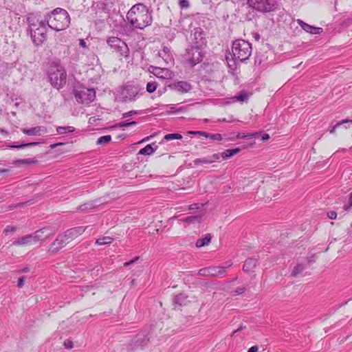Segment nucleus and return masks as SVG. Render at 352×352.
<instances>
[{
	"instance_id": "obj_7",
	"label": "nucleus",
	"mask_w": 352,
	"mask_h": 352,
	"mask_svg": "<svg viewBox=\"0 0 352 352\" xmlns=\"http://www.w3.org/2000/svg\"><path fill=\"white\" fill-rule=\"evenodd\" d=\"M107 44L120 57L129 58L130 50L127 44L121 38L117 36H109L106 39Z\"/></svg>"
},
{
	"instance_id": "obj_54",
	"label": "nucleus",
	"mask_w": 352,
	"mask_h": 352,
	"mask_svg": "<svg viewBox=\"0 0 352 352\" xmlns=\"http://www.w3.org/2000/svg\"><path fill=\"white\" fill-rule=\"evenodd\" d=\"M79 45L82 47H84V48L87 47L86 43L83 39L80 40Z\"/></svg>"
},
{
	"instance_id": "obj_39",
	"label": "nucleus",
	"mask_w": 352,
	"mask_h": 352,
	"mask_svg": "<svg viewBox=\"0 0 352 352\" xmlns=\"http://www.w3.org/2000/svg\"><path fill=\"white\" fill-rule=\"evenodd\" d=\"M234 98L238 101L244 102L248 99V95L245 92L241 91L238 96L234 97Z\"/></svg>"
},
{
	"instance_id": "obj_53",
	"label": "nucleus",
	"mask_w": 352,
	"mask_h": 352,
	"mask_svg": "<svg viewBox=\"0 0 352 352\" xmlns=\"http://www.w3.org/2000/svg\"><path fill=\"white\" fill-rule=\"evenodd\" d=\"M21 205H23V204H16V205H10L8 206V210H12L14 208H17L18 206H20Z\"/></svg>"
},
{
	"instance_id": "obj_58",
	"label": "nucleus",
	"mask_w": 352,
	"mask_h": 352,
	"mask_svg": "<svg viewBox=\"0 0 352 352\" xmlns=\"http://www.w3.org/2000/svg\"><path fill=\"white\" fill-rule=\"evenodd\" d=\"M30 271V269L28 267H24L19 270L20 273H27Z\"/></svg>"
},
{
	"instance_id": "obj_8",
	"label": "nucleus",
	"mask_w": 352,
	"mask_h": 352,
	"mask_svg": "<svg viewBox=\"0 0 352 352\" xmlns=\"http://www.w3.org/2000/svg\"><path fill=\"white\" fill-rule=\"evenodd\" d=\"M74 96L78 102L89 104L95 99L96 92L93 89L80 87L74 89Z\"/></svg>"
},
{
	"instance_id": "obj_25",
	"label": "nucleus",
	"mask_w": 352,
	"mask_h": 352,
	"mask_svg": "<svg viewBox=\"0 0 352 352\" xmlns=\"http://www.w3.org/2000/svg\"><path fill=\"white\" fill-rule=\"evenodd\" d=\"M240 151H241V149L239 148H233V149H227L219 154H220V157L223 160H227L228 158L232 157V156L237 154L238 153H239Z\"/></svg>"
},
{
	"instance_id": "obj_44",
	"label": "nucleus",
	"mask_w": 352,
	"mask_h": 352,
	"mask_svg": "<svg viewBox=\"0 0 352 352\" xmlns=\"http://www.w3.org/2000/svg\"><path fill=\"white\" fill-rule=\"evenodd\" d=\"M16 230V227L15 226H8L3 230V232L6 234H8L9 233H11V232H14Z\"/></svg>"
},
{
	"instance_id": "obj_30",
	"label": "nucleus",
	"mask_w": 352,
	"mask_h": 352,
	"mask_svg": "<svg viewBox=\"0 0 352 352\" xmlns=\"http://www.w3.org/2000/svg\"><path fill=\"white\" fill-rule=\"evenodd\" d=\"M261 133H249L248 135H245L244 133H237V135L235 136H232V137H229V138H227L229 140H234V139H239V138H248V139H251V138H256L258 137V135H260Z\"/></svg>"
},
{
	"instance_id": "obj_43",
	"label": "nucleus",
	"mask_w": 352,
	"mask_h": 352,
	"mask_svg": "<svg viewBox=\"0 0 352 352\" xmlns=\"http://www.w3.org/2000/svg\"><path fill=\"white\" fill-rule=\"evenodd\" d=\"M179 5L180 8L182 9H186L189 7V2L187 0H179Z\"/></svg>"
},
{
	"instance_id": "obj_41",
	"label": "nucleus",
	"mask_w": 352,
	"mask_h": 352,
	"mask_svg": "<svg viewBox=\"0 0 352 352\" xmlns=\"http://www.w3.org/2000/svg\"><path fill=\"white\" fill-rule=\"evenodd\" d=\"M245 288L244 287H237L236 289L232 292V296H237L242 294L245 292Z\"/></svg>"
},
{
	"instance_id": "obj_11",
	"label": "nucleus",
	"mask_w": 352,
	"mask_h": 352,
	"mask_svg": "<svg viewBox=\"0 0 352 352\" xmlns=\"http://www.w3.org/2000/svg\"><path fill=\"white\" fill-rule=\"evenodd\" d=\"M228 267L212 266L204 267L199 270L198 275L201 276L216 277L223 274Z\"/></svg>"
},
{
	"instance_id": "obj_22",
	"label": "nucleus",
	"mask_w": 352,
	"mask_h": 352,
	"mask_svg": "<svg viewBox=\"0 0 352 352\" xmlns=\"http://www.w3.org/2000/svg\"><path fill=\"white\" fill-rule=\"evenodd\" d=\"M257 263L258 262L256 258H248L245 260V261L244 263L243 270L247 272H250L256 267V266L257 265Z\"/></svg>"
},
{
	"instance_id": "obj_9",
	"label": "nucleus",
	"mask_w": 352,
	"mask_h": 352,
	"mask_svg": "<svg viewBox=\"0 0 352 352\" xmlns=\"http://www.w3.org/2000/svg\"><path fill=\"white\" fill-rule=\"evenodd\" d=\"M140 91L138 85H126L122 88L119 97L123 102H133L139 98Z\"/></svg>"
},
{
	"instance_id": "obj_37",
	"label": "nucleus",
	"mask_w": 352,
	"mask_h": 352,
	"mask_svg": "<svg viewBox=\"0 0 352 352\" xmlns=\"http://www.w3.org/2000/svg\"><path fill=\"white\" fill-rule=\"evenodd\" d=\"M157 87V84L155 82H149L146 85V91L149 93L154 92Z\"/></svg>"
},
{
	"instance_id": "obj_19",
	"label": "nucleus",
	"mask_w": 352,
	"mask_h": 352,
	"mask_svg": "<svg viewBox=\"0 0 352 352\" xmlns=\"http://www.w3.org/2000/svg\"><path fill=\"white\" fill-rule=\"evenodd\" d=\"M85 227L80 226L76 228H72L67 231H65L64 233L66 234L67 239L71 242L74 239L80 236L82 233H83L85 230Z\"/></svg>"
},
{
	"instance_id": "obj_31",
	"label": "nucleus",
	"mask_w": 352,
	"mask_h": 352,
	"mask_svg": "<svg viewBox=\"0 0 352 352\" xmlns=\"http://www.w3.org/2000/svg\"><path fill=\"white\" fill-rule=\"evenodd\" d=\"M195 135H199L200 136H204L206 138H210L213 141H220L223 139L221 136V133H195Z\"/></svg>"
},
{
	"instance_id": "obj_49",
	"label": "nucleus",
	"mask_w": 352,
	"mask_h": 352,
	"mask_svg": "<svg viewBox=\"0 0 352 352\" xmlns=\"http://www.w3.org/2000/svg\"><path fill=\"white\" fill-rule=\"evenodd\" d=\"M316 261L315 259V254L311 255V256L308 257L307 258V263L308 265L311 264L312 263H314Z\"/></svg>"
},
{
	"instance_id": "obj_32",
	"label": "nucleus",
	"mask_w": 352,
	"mask_h": 352,
	"mask_svg": "<svg viewBox=\"0 0 352 352\" xmlns=\"http://www.w3.org/2000/svg\"><path fill=\"white\" fill-rule=\"evenodd\" d=\"M305 269V265L302 263H299L296 265L294 270L292 272V276L296 277L298 276L303 270Z\"/></svg>"
},
{
	"instance_id": "obj_29",
	"label": "nucleus",
	"mask_w": 352,
	"mask_h": 352,
	"mask_svg": "<svg viewBox=\"0 0 352 352\" xmlns=\"http://www.w3.org/2000/svg\"><path fill=\"white\" fill-rule=\"evenodd\" d=\"M37 160L34 158L32 159H23V160H17L14 162V164L20 166L23 165H28V164H36Z\"/></svg>"
},
{
	"instance_id": "obj_59",
	"label": "nucleus",
	"mask_w": 352,
	"mask_h": 352,
	"mask_svg": "<svg viewBox=\"0 0 352 352\" xmlns=\"http://www.w3.org/2000/svg\"><path fill=\"white\" fill-rule=\"evenodd\" d=\"M189 208H190V210L197 209V208H198V204H191V205L189 206Z\"/></svg>"
},
{
	"instance_id": "obj_24",
	"label": "nucleus",
	"mask_w": 352,
	"mask_h": 352,
	"mask_svg": "<svg viewBox=\"0 0 352 352\" xmlns=\"http://www.w3.org/2000/svg\"><path fill=\"white\" fill-rule=\"evenodd\" d=\"M157 148V145L155 143L148 144L144 148L140 149L138 152V155H149L154 153Z\"/></svg>"
},
{
	"instance_id": "obj_3",
	"label": "nucleus",
	"mask_w": 352,
	"mask_h": 352,
	"mask_svg": "<svg viewBox=\"0 0 352 352\" xmlns=\"http://www.w3.org/2000/svg\"><path fill=\"white\" fill-rule=\"evenodd\" d=\"M46 22L50 28L56 31H60L69 26L70 16L65 10L57 8L47 16Z\"/></svg>"
},
{
	"instance_id": "obj_6",
	"label": "nucleus",
	"mask_w": 352,
	"mask_h": 352,
	"mask_svg": "<svg viewBox=\"0 0 352 352\" xmlns=\"http://www.w3.org/2000/svg\"><path fill=\"white\" fill-rule=\"evenodd\" d=\"M246 3L253 10L261 13L274 12L278 8L276 0H246Z\"/></svg>"
},
{
	"instance_id": "obj_23",
	"label": "nucleus",
	"mask_w": 352,
	"mask_h": 352,
	"mask_svg": "<svg viewBox=\"0 0 352 352\" xmlns=\"http://www.w3.org/2000/svg\"><path fill=\"white\" fill-rule=\"evenodd\" d=\"M136 122L134 121H122L120 122L115 125L111 126L109 127V129L111 130H117V129H121V130H125V129L129 126L135 125Z\"/></svg>"
},
{
	"instance_id": "obj_38",
	"label": "nucleus",
	"mask_w": 352,
	"mask_h": 352,
	"mask_svg": "<svg viewBox=\"0 0 352 352\" xmlns=\"http://www.w3.org/2000/svg\"><path fill=\"white\" fill-rule=\"evenodd\" d=\"M182 136L180 133H168L164 136V139L166 140H171L175 139H182Z\"/></svg>"
},
{
	"instance_id": "obj_20",
	"label": "nucleus",
	"mask_w": 352,
	"mask_h": 352,
	"mask_svg": "<svg viewBox=\"0 0 352 352\" xmlns=\"http://www.w3.org/2000/svg\"><path fill=\"white\" fill-rule=\"evenodd\" d=\"M158 56L161 58L166 65L173 63V58L170 50L167 46H164L162 50L158 52Z\"/></svg>"
},
{
	"instance_id": "obj_15",
	"label": "nucleus",
	"mask_w": 352,
	"mask_h": 352,
	"mask_svg": "<svg viewBox=\"0 0 352 352\" xmlns=\"http://www.w3.org/2000/svg\"><path fill=\"white\" fill-rule=\"evenodd\" d=\"M168 87L171 90L181 94L187 93L191 89L190 84L186 81H178L173 82L168 85Z\"/></svg>"
},
{
	"instance_id": "obj_57",
	"label": "nucleus",
	"mask_w": 352,
	"mask_h": 352,
	"mask_svg": "<svg viewBox=\"0 0 352 352\" xmlns=\"http://www.w3.org/2000/svg\"><path fill=\"white\" fill-rule=\"evenodd\" d=\"M245 328V327H243V326H241L240 327H239L237 329L234 330L232 333V336H234L235 333H236L237 332L241 331L242 329H243Z\"/></svg>"
},
{
	"instance_id": "obj_27",
	"label": "nucleus",
	"mask_w": 352,
	"mask_h": 352,
	"mask_svg": "<svg viewBox=\"0 0 352 352\" xmlns=\"http://www.w3.org/2000/svg\"><path fill=\"white\" fill-rule=\"evenodd\" d=\"M211 241V235L210 234H207L205 235L204 238L199 239L196 241V247L197 248H201L205 245H207L210 243Z\"/></svg>"
},
{
	"instance_id": "obj_36",
	"label": "nucleus",
	"mask_w": 352,
	"mask_h": 352,
	"mask_svg": "<svg viewBox=\"0 0 352 352\" xmlns=\"http://www.w3.org/2000/svg\"><path fill=\"white\" fill-rule=\"evenodd\" d=\"M94 207H95V204L94 203H87V204L80 205L78 207V210L80 211H86V210L93 208Z\"/></svg>"
},
{
	"instance_id": "obj_26",
	"label": "nucleus",
	"mask_w": 352,
	"mask_h": 352,
	"mask_svg": "<svg viewBox=\"0 0 352 352\" xmlns=\"http://www.w3.org/2000/svg\"><path fill=\"white\" fill-rule=\"evenodd\" d=\"M346 124H352V120H343L339 122H337L332 127L329 132L333 133L338 129L341 130H346L348 129V127L346 126Z\"/></svg>"
},
{
	"instance_id": "obj_18",
	"label": "nucleus",
	"mask_w": 352,
	"mask_h": 352,
	"mask_svg": "<svg viewBox=\"0 0 352 352\" xmlns=\"http://www.w3.org/2000/svg\"><path fill=\"white\" fill-rule=\"evenodd\" d=\"M297 23L302 28V30L308 33L312 34H319L322 32V28L309 25L301 19H298Z\"/></svg>"
},
{
	"instance_id": "obj_12",
	"label": "nucleus",
	"mask_w": 352,
	"mask_h": 352,
	"mask_svg": "<svg viewBox=\"0 0 352 352\" xmlns=\"http://www.w3.org/2000/svg\"><path fill=\"white\" fill-rule=\"evenodd\" d=\"M69 242L70 241L69 239H67V237L65 233L58 235L56 240L51 244L48 251L50 253L55 254Z\"/></svg>"
},
{
	"instance_id": "obj_61",
	"label": "nucleus",
	"mask_w": 352,
	"mask_h": 352,
	"mask_svg": "<svg viewBox=\"0 0 352 352\" xmlns=\"http://www.w3.org/2000/svg\"><path fill=\"white\" fill-rule=\"evenodd\" d=\"M170 109V112H173V113L176 112L175 108L174 107H171Z\"/></svg>"
},
{
	"instance_id": "obj_13",
	"label": "nucleus",
	"mask_w": 352,
	"mask_h": 352,
	"mask_svg": "<svg viewBox=\"0 0 352 352\" xmlns=\"http://www.w3.org/2000/svg\"><path fill=\"white\" fill-rule=\"evenodd\" d=\"M148 71L158 78L170 79L173 77V72L167 68L150 66Z\"/></svg>"
},
{
	"instance_id": "obj_17",
	"label": "nucleus",
	"mask_w": 352,
	"mask_h": 352,
	"mask_svg": "<svg viewBox=\"0 0 352 352\" xmlns=\"http://www.w3.org/2000/svg\"><path fill=\"white\" fill-rule=\"evenodd\" d=\"M50 229L49 228H43L36 231L32 234L34 238V242H38L39 241H44L47 239L51 234Z\"/></svg>"
},
{
	"instance_id": "obj_64",
	"label": "nucleus",
	"mask_w": 352,
	"mask_h": 352,
	"mask_svg": "<svg viewBox=\"0 0 352 352\" xmlns=\"http://www.w3.org/2000/svg\"><path fill=\"white\" fill-rule=\"evenodd\" d=\"M134 283H135V280L133 279V280H131V285H133Z\"/></svg>"
},
{
	"instance_id": "obj_55",
	"label": "nucleus",
	"mask_w": 352,
	"mask_h": 352,
	"mask_svg": "<svg viewBox=\"0 0 352 352\" xmlns=\"http://www.w3.org/2000/svg\"><path fill=\"white\" fill-rule=\"evenodd\" d=\"M270 139V136L267 133H265L264 135L261 137V140L263 141H265Z\"/></svg>"
},
{
	"instance_id": "obj_47",
	"label": "nucleus",
	"mask_w": 352,
	"mask_h": 352,
	"mask_svg": "<svg viewBox=\"0 0 352 352\" xmlns=\"http://www.w3.org/2000/svg\"><path fill=\"white\" fill-rule=\"evenodd\" d=\"M327 217L330 219H336L337 217V213L335 211H330L327 213Z\"/></svg>"
},
{
	"instance_id": "obj_5",
	"label": "nucleus",
	"mask_w": 352,
	"mask_h": 352,
	"mask_svg": "<svg viewBox=\"0 0 352 352\" xmlns=\"http://www.w3.org/2000/svg\"><path fill=\"white\" fill-rule=\"evenodd\" d=\"M48 76L52 85L58 89L66 83L67 74L65 68L58 63H52L48 70Z\"/></svg>"
},
{
	"instance_id": "obj_35",
	"label": "nucleus",
	"mask_w": 352,
	"mask_h": 352,
	"mask_svg": "<svg viewBox=\"0 0 352 352\" xmlns=\"http://www.w3.org/2000/svg\"><path fill=\"white\" fill-rule=\"evenodd\" d=\"M111 136L109 135L102 136L98 139L96 144L98 145H105L107 143H109L111 141Z\"/></svg>"
},
{
	"instance_id": "obj_34",
	"label": "nucleus",
	"mask_w": 352,
	"mask_h": 352,
	"mask_svg": "<svg viewBox=\"0 0 352 352\" xmlns=\"http://www.w3.org/2000/svg\"><path fill=\"white\" fill-rule=\"evenodd\" d=\"M113 239L110 236H104L96 240V243L98 245H107L111 243Z\"/></svg>"
},
{
	"instance_id": "obj_62",
	"label": "nucleus",
	"mask_w": 352,
	"mask_h": 352,
	"mask_svg": "<svg viewBox=\"0 0 352 352\" xmlns=\"http://www.w3.org/2000/svg\"><path fill=\"white\" fill-rule=\"evenodd\" d=\"M124 138H125V135L124 134H122V135L118 136V138L124 139Z\"/></svg>"
},
{
	"instance_id": "obj_48",
	"label": "nucleus",
	"mask_w": 352,
	"mask_h": 352,
	"mask_svg": "<svg viewBox=\"0 0 352 352\" xmlns=\"http://www.w3.org/2000/svg\"><path fill=\"white\" fill-rule=\"evenodd\" d=\"M139 259V257L138 256H136L135 258H134L133 259L129 261V262H126L124 263V266L125 267H128L132 264H133L136 261H138Z\"/></svg>"
},
{
	"instance_id": "obj_50",
	"label": "nucleus",
	"mask_w": 352,
	"mask_h": 352,
	"mask_svg": "<svg viewBox=\"0 0 352 352\" xmlns=\"http://www.w3.org/2000/svg\"><path fill=\"white\" fill-rule=\"evenodd\" d=\"M135 114H138V112L135 111H130L129 112H126L125 113L123 114V117L124 118H127L129 116H133V115H135Z\"/></svg>"
},
{
	"instance_id": "obj_40",
	"label": "nucleus",
	"mask_w": 352,
	"mask_h": 352,
	"mask_svg": "<svg viewBox=\"0 0 352 352\" xmlns=\"http://www.w3.org/2000/svg\"><path fill=\"white\" fill-rule=\"evenodd\" d=\"M44 131H46V129L43 126H36L30 129H24L23 132H43Z\"/></svg>"
},
{
	"instance_id": "obj_28",
	"label": "nucleus",
	"mask_w": 352,
	"mask_h": 352,
	"mask_svg": "<svg viewBox=\"0 0 352 352\" xmlns=\"http://www.w3.org/2000/svg\"><path fill=\"white\" fill-rule=\"evenodd\" d=\"M202 215L189 216L186 218L181 219L182 221L186 222L189 224L199 223L201 222Z\"/></svg>"
},
{
	"instance_id": "obj_2",
	"label": "nucleus",
	"mask_w": 352,
	"mask_h": 352,
	"mask_svg": "<svg viewBox=\"0 0 352 352\" xmlns=\"http://www.w3.org/2000/svg\"><path fill=\"white\" fill-rule=\"evenodd\" d=\"M29 30L33 42L36 45H41L47 36V22L39 21L36 16L30 14L28 18Z\"/></svg>"
},
{
	"instance_id": "obj_56",
	"label": "nucleus",
	"mask_w": 352,
	"mask_h": 352,
	"mask_svg": "<svg viewBox=\"0 0 352 352\" xmlns=\"http://www.w3.org/2000/svg\"><path fill=\"white\" fill-rule=\"evenodd\" d=\"M8 172H9V169L0 168V175L5 174Z\"/></svg>"
},
{
	"instance_id": "obj_21",
	"label": "nucleus",
	"mask_w": 352,
	"mask_h": 352,
	"mask_svg": "<svg viewBox=\"0 0 352 352\" xmlns=\"http://www.w3.org/2000/svg\"><path fill=\"white\" fill-rule=\"evenodd\" d=\"M34 242V238L32 234H27L25 236L18 239L14 241L12 243L13 245H25L31 244Z\"/></svg>"
},
{
	"instance_id": "obj_52",
	"label": "nucleus",
	"mask_w": 352,
	"mask_h": 352,
	"mask_svg": "<svg viewBox=\"0 0 352 352\" xmlns=\"http://www.w3.org/2000/svg\"><path fill=\"white\" fill-rule=\"evenodd\" d=\"M258 349V347L257 346H256V345L252 346L248 350V352H257Z\"/></svg>"
},
{
	"instance_id": "obj_42",
	"label": "nucleus",
	"mask_w": 352,
	"mask_h": 352,
	"mask_svg": "<svg viewBox=\"0 0 352 352\" xmlns=\"http://www.w3.org/2000/svg\"><path fill=\"white\" fill-rule=\"evenodd\" d=\"M60 130L67 131V132H74L75 129L73 126H58L56 128L57 132H60Z\"/></svg>"
},
{
	"instance_id": "obj_63",
	"label": "nucleus",
	"mask_w": 352,
	"mask_h": 352,
	"mask_svg": "<svg viewBox=\"0 0 352 352\" xmlns=\"http://www.w3.org/2000/svg\"><path fill=\"white\" fill-rule=\"evenodd\" d=\"M60 144H55L51 146L52 148H55L56 146L60 145Z\"/></svg>"
},
{
	"instance_id": "obj_10",
	"label": "nucleus",
	"mask_w": 352,
	"mask_h": 352,
	"mask_svg": "<svg viewBox=\"0 0 352 352\" xmlns=\"http://www.w3.org/2000/svg\"><path fill=\"white\" fill-rule=\"evenodd\" d=\"M186 59L191 65L195 66L202 60V52L197 46H191L186 50Z\"/></svg>"
},
{
	"instance_id": "obj_4",
	"label": "nucleus",
	"mask_w": 352,
	"mask_h": 352,
	"mask_svg": "<svg viewBox=\"0 0 352 352\" xmlns=\"http://www.w3.org/2000/svg\"><path fill=\"white\" fill-rule=\"evenodd\" d=\"M232 53L234 60H232L233 65L228 63V66L232 68L235 65V61L243 62L248 60L252 54L251 44L243 39L236 40L232 45Z\"/></svg>"
},
{
	"instance_id": "obj_46",
	"label": "nucleus",
	"mask_w": 352,
	"mask_h": 352,
	"mask_svg": "<svg viewBox=\"0 0 352 352\" xmlns=\"http://www.w3.org/2000/svg\"><path fill=\"white\" fill-rule=\"evenodd\" d=\"M64 346L66 349H71L73 348V342L71 340H65L64 342Z\"/></svg>"
},
{
	"instance_id": "obj_14",
	"label": "nucleus",
	"mask_w": 352,
	"mask_h": 352,
	"mask_svg": "<svg viewBox=\"0 0 352 352\" xmlns=\"http://www.w3.org/2000/svg\"><path fill=\"white\" fill-rule=\"evenodd\" d=\"M148 342L149 338L147 335H137L135 339L132 341V349H143L148 344Z\"/></svg>"
},
{
	"instance_id": "obj_16",
	"label": "nucleus",
	"mask_w": 352,
	"mask_h": 352,
	"mask_svg": "<svg viewBox=\"0 0 352 352\" xmlns=\"http://www.w3.org/2000/svg\"><path fill=\"white\" fill-rule=\"evenodd\" d=\"M220 158V154H213L210 156L201 157V158H197L195 160H193V164L195 166H199L203 164H210Z\"/></svg>"
},
{
	"instance_id": "obj_1",
	"label": "nucleus",
	"mask_w": 352,
	"mask_h": 352,
	"mask_svg": "<svg viewBox=\"0 0 352 352\" xmlns=\"http://www.w3.org/2000/svg\"><path fill=\"white\" fill-rule=\"evenodd\" d=\"M151 13L143 3H136L126 13V20L134 28L143 30L152 23Z\"/></svg>"
},
{
	"instance_id": "obj_33",
	"label": "nucleus",
	"mask_w": 352,
	"mask_h": 352,
	"mask_svg": "<svg viewBox=\"0 0 352 352\" xmlns=\"http://www.w3.org/2000/svg\"><path fill=\"white\" fill-rule=\"evenodd\" d=\"M38 142H22L20 144H15L14 143H12V144L9 145L8 146L10 148H23L32 146L37 145Z\"/></svg>"
},
{
	"instance_id": "obj_60",
	"label": "nucleus",
	"mask_w": 352,
	"mask_h": 352,
	"mask_svg": "<svg viewBox=\"0 0 352 352\" xmlns=\"http://www.w3.org/2000/svg\"><path fill=\"white\" fill-rule=\"evenodd\" d=\"M254 38L256 40H258L260 38V36L258 34H256L255 36H254Z\"/></svg>"
},
{
	"instance_id": "obj_45",
	"label": "nucleus",
	"mask_w": 352,
	"mask_h": 352,
	"mask_svg": "<svg viewBox=\"0 0 352 352\" xmlns=\"http://www.w3.org/2000/svg\"><path fill=\"white\" fill-rule=\"evenodd\" d=\"M352 206V192L350 194L349 198V204H346L344 206L343 209L344 210H348Z\"/></svg>"
},
{
	"instance_id": "obj_51",
	"label": "nucleus",
	"mask_w": 352,
	"mask_h": 352,
	"mask_svg": "<svg viewBox=\"0 0 352 352\" xmlns=\"http://www.w3.org/2000/svg\"><path fill=\"white\" fill-rule=\"evenodd\" d=\"M24 281H25V278L23 276L19 278L18 280V284H17L18 287H23L24 285Z\"/></svg>"
}]
</instances>
